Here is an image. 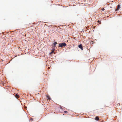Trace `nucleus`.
Masks as SVG:
<instances>
[{
    "label": "nucleus",
    "instance_id": "nucleus-1",
    "mask_svg": "<svg viewBox=\"0 0 122 122\" xmlns=\"http://www.w3.org/2000/svg\"><path fill=\"white\" fill-rule=\"evenodd\" d=\"M66 44L64 43H60L59 44V46L60 47H65L66 46Z\"/></svg>",
    "mask_w": 122,
    "mask_h": 122
},
{
    "label": "nucleus",
    "instance_id": "nucleus-2",
    "mask_svg": "<svg viewBox=\"0 0 122 122\" xmlns=\"http://www.w3.org/2000/svg\"><path fill=\"white\" fill-rule=\"evenodd\" d=\"M120 8V5H118L117 7V8L115 10V11L118 10Z\"/></svg>",
    "mask_w": 122,
    "mask_h": 122
},
{
    "label": "nucleus",
    "instance_id": "nucleus-3",
    "mask_svg": "<svg viewBox=\"0 0 122 122\" xmlns=\"http://www.w3.org/2000/svg\"><path fill=\"white\" fill-rule=\"evenodd\" d=\"M78 47L79 48H80L81 50H83V47L81 44L78 46Z\"/></svg>",
    "mask_w": 122,
    "mask_h": 122
},
{
    "label": "nucleus",
    "instance_id": "nucleus-4",
    "mask_svg": "<svg viewBox=\"0 0 122 122\" xmlns=\"http://www.w3.org/2000/svg\"><path fill=\"white\" fill-rule=\"evenodd\" d=\"M57 43L56 42H55L54 43V44L53 45V46H53V48L55 49V47H56V44H57Z\"/></svg>",
    "mask_w": 122,
    "mask_h": 122
},
{
    "label": "nucleus",
    "instance_id": "nucleus-5",
    "mask_svg": "<svg viewBox=\"0 0 122 122\" xmlns=\"http://www.w3.org/2000/svg\"><path fill=\"white\" fill-rule=\"evenodd\" d=\"M55 50V49L54 48H53L52 50H51V52L50 53V54L51 55V54H53L54 53V50Z\"/></svg>",
    "mask_w": 122,
    "mask_h": 122
},
{
    "label": "nucleus",
    "instance_id": "nucleus-6",
    "mask_svg": "<svg viewBox=\"0 0 122 122\" xmlns=\"http://www.w3.org/2000/svg\"><path fill=\"white\" fill-rule=\"evenodd\" d=\"M95 119L96 120L98 121L99 120V118L97 116L96 117V118H95Z\"/></svg>",
    "mask_w": 122,
    "mask_h": 122
},
{
    "label": "nucleus",
    "instance_id": "nucleus-7",
    "mask_svg": "<svg viewBox=\"0 0 122 122\" xmlns=\"http://www.w3.org/2000/svg\"><path fill=\"white\" fill-rule=\"evenodd\" d=\"M17 98H19V96L17 94H16L15 96Z\"/></svg>",
    "mask_w": 122,
    "mask_h": 122
},
{
    "label": "nucleus",
    "instance_id": "nucleus-8",
    "mask_svg": "<svg viewBox=\"0 0 122 122\" xmlns=\"http://www.w3.org/2000/svg\"><path fill=\"white\" fill-rule=\"evenodd\" d=\"M47 98L49 100H51V98L50 97V96H47Z\"/></svg>",
    "mask_w": 122,
    "mask_h": 122
},
{
    "label": "nucleus",
    "instance_id": "nucleus-9",
    "mask_svg": "<svg viewBox=\"0 0 122 122\" xmlns=\"http://www.w3.org/2000/svg\"><path fill=\"white\" fill-rule=\"evenodd\" d=\"M98 23H99V24H100L101 23V21L99 20H98Z\"/></svg>",
    "mask_w": 122,
    "mask_h": 122
},
{
    "label": "nucleus",
    "instance_id": "nucleus-10",
    "mask_svg": "<svg viewBox=\"0 0 122 122\" xmlns=\"http://www.w3.org/2000/svg\"><path fill=\"white\" fill-rule=\"evenodd\" d=\"M101 10H102V11H104L105 10V9L104 8H103L102 9H101Z\"/></svg>",
    "mask_w": 122,
    "mask_h": 122
},
{
    "label": "nucleus",
    "instance_id": "nucleus-11",
    "mask_svg": "<svg viewBox=\"0 0 122 122\" xmlns=\"http://www.w3.org/2000/svg\"><path fill=\"white\" fill-rule=\"evenodd\" d=\"M64 112L65 113H68V112H67V111H64Z\"/></svg>",
    "mask_w": 122,
    "mask_h": 122
}]
</instances>
